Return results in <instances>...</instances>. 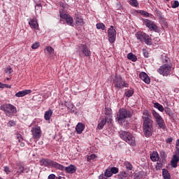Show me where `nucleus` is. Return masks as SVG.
Returning <instances> with one entry per match:
<instances>
[{
  "label": "nucleus",
  "mask_w": 179,
  "mask_h": 179,
  "mask_svg": "<svg viewBox=\"0 0 179 179\" xmlns=\"http://www.w3.org/2000/svg\"><path fill=\"white\" fill-rule=\"evenodd\" d=\"M143 132L146 138H150L153 134V119L149 110H144L142 115Z\"/></svg>",
  "instance_id": "f257e3e1"
},
{
  "label": "nucleus",
  "mask_w": 179,
  "mask_h": 179,
  "mask_svg": "<svg viewBox=\"0 0 179 179\" xmlns=\"http://www.w3.org/2000/svg\"><path fill=\"white\" fill-rule=\"evenodd\" d=\"M132 117V112L124 108H120L117 114L116 120L118 124H124L127 118H131Z\"/></svg>",
  "instance_id": "f03ea898"
},
{
  "label": "nucleus",
  "mask_w": 179,
  "mask_h": 179,
  "mask_svg": "<svg viewBox=\"0 0 179 179\" xmlns=\"http://www.w3.org/2000/svg\"><path fill=\"white\" fill-rule=\"evenodd\" d=\"M120 136L121 139L124 141V142H127V143L131 146H135V137L132 135V134L125 131H120Z\"/></svg>",
  "instance_id": "7ed1b4c3"
},
{
  "label": "nucleus",
  "mask_w": 179,
  "mask_h": 179,
  "mask_svg": "<svg viewBox=\"0 0 179 179\" xmlns=\"http://www.w3.org/2000/svg\"><path fill=\"white\" fill-rule=\"evenodd\" d=\"M0 110L4 111L6 115L11 117L12 114L16 113V107L10 103H5L0 106Z\"/></svg>",
  "instance_id": "20e7f679"
},
{
  "label": "nucleus",
  "mask_w": 179,
  "mask_h": 179,
  "mask_svg": "<svg viewBox=\"0 0 179 179\" xmlns=\"http://www.w3.org/2000/svg\"><path fill=\"white\" fill-rule=\"evenodd\" d=\"M137 40L144 42L147 45H152V38L145 32L138 31L136 34Z\"/></svg>",
  "instance_id": "39448f33"
},
{
  "label": "nucleus",
  "mask_w": 179,
  "mask_h": 179,
  "mask_svg": "<svg viewBox=\"0 0 179 179\" xmlns=\"http://www.w3.org/2000/svg\"><path fill=\"white\" fill-rule=\"evenodd\" d=\"M113 84L117 89H124V87H129V84L125 83L121 77H115L113 80Z\"/></svg>",
  "instance_id": "423d86ee"
},
{
  "label": "nucleus",
  "mask_w": 179,
  "mask_h": 179,
  "mask_svg": "<svg viewBox=\"0 0 179 179\" xmlns=\"http://www.w3.org/2000/svg\"><path fill=\"white\" fill-rule=\"evenodd\" d=\"M158 73L162 75V76H169L171 72V64H164L157 69Z\"/></svg>",
  "instance_id": "0eeeda50"
},
{
  "label": "nucleus",
  "mask_w": 179,
  "mask_h": 179,
  "mask_svg": "<svg viewBox=\"0 0 179 179\" xmlns=\"http://www.w3.org/2000/svg\"><path fill=\"white\" fill-rule=\"evenodd\" d=\"M108 41L110 43V44L115 43L117 31H115V29H114V27L110 26V27L108 29Z\"/></svg>",
  "instance_id": "6e6552de"
},
{
  "label": "nucleus",
  "mask_w": 179,
  "mask_h": 179,
  "mask_svg": "<svg viewBox=\"0 0 179 179\" xmlns=\"http://www.w3.org/2000/svg\"><path fill=\"white\" fill-rule=\"evenodd\" d=\"M78 52L80 55V54H83L85 57H90L92 55V52L86 44H81L79 45Z\"/></svg>",
  "instance_id": "1a4fd4ad"
},
{
  "label": "nucleus",
  "mask_w": 179,
  "mask_h": 179,
  "mask_svg": "<svg viewBox=\"0 0 179 179\" xmlns=\"http://www.w3.org/2000/svg\"><path fill=\"white\" fill-rule=\"evenodd\" d=\"M144 24H145L148 29L152 31H155L156 33L159 32V27L157 25L153 22V21L150 20H144Z\"/></svg>",
  "instance_id": "9d476101"
},
{
  "label": "nucleus",
  "mask_w": 179,
  "mask_h": 179,
  "mask_svg": "<svg viewBox=\"0 0 179 179\" xmlns=\"http://www.w3.org/2000/svg\"><path fill=\"white\" fill-rule=\"evenodd\" d=\"M59 16L61 19L66 20V22L69 26H73V18L71 15L59 12Z\"/></svg>",
  "instance_id": "9b49d317"
},
{
  "label": "nucleus",
  "mask_w": 179,
  "mask_h": 179,
  "mask_svg": "<svg viewBox=\"0 0 179 179\" xmlns=\"http://www.w3.org/2000/svg\"><path fill=\"white\" fill-rule=\"evenodd\" d=\"M31 132L34 139H40V138H41V129L40 127L36 126L33 127L31 130Z\"/></svg>",
  "instance_id": "f8f14e48"
},
{
  "label": "nucleus",
  "mask_w": 179,
  "mask_h": 179,
  "mask_svg": "<svg viewBox=\"0 0 179 179\" xmlns=\"http://www.w3.org/2000/svg\"><path fill=\"white\" fill-rule=\"evenodd\" d=\"M40 166H44L45 167H52L54 161L45 158H43L39 161Z\"/></svg>",
  "instance_id": "ddd939ff"
},
{
  "label": "nucleus",
  "mask_w": 179,
  "mask_h": 179,
  "mask_svg": "<svg viewBox=\"0 0 179 179\" xmlns=\"http://www.w3.org/2000/svg\"><path fill=\"white\" fill-rule=\"evenodd\" d=\"M111 121H113V119L111 118H108V117H103L100 122V123H99L98 124V129H103L104 128V124H110V122H111Z\"/></svg>",
  "instance_id": "4468645a"
},
{
  "label": "nucleus",
  "mask_w": 179,
  "mask_h": 179,
  "mask_svg": "<svg viewBox=\"0 0 179 179\" xmlns=\"http://www.w3.org/2000/svg\"><path fill=\"white\" fill-rule=\"evenodd\" d=\"M139 78L141 80H143L146 83V85H149L150 83V78L146 74V73H140Z\"/></svg>",
  "instance_id": "2eb2a0df"
},
{
  "label": "nucleus",
  "mask_w": 179,
  "mask_h": 179,
  "mask_svg": "<svg viewBox=\"0 0 179 179\" xmlns=\"http://www.w3.org/2000/svg\"><path fill=\"white\" fill-rule=\"evenodd\" d=\"M179 157L177 155H174L171 160V166L173 169H177L178 166Z\"/></svg>",
  "instance_id": "dca6fc26"
},
{
  "label": "nucleus",
  "mask_w": 179,
  "mask_h": 179,
  "mask_svg": "<svg viewBox=\"0 0 179 179\" xmlns=\"http://www.w3.org/2000/svg\"><path fill=\"white\" fill-rule=\"evenodd\" d=\"M64 171L68 174H73L76 173V166L71 164L69 166L64 167Z\"/></svg>",
  "instance_id": "f3484780"
},
{
  "label": "nucleus",
  "mask_w": 179,
  "mask_h": 179,
  "mask_svg": "<svg viewBox=\"0 0 179 179\" xmlns=\"http://www.w3.org/2000/svg\"><path fill=\"white\" fill-rule=\"evenodd\" d=\"M29 24L31 29H34L35 30L38 29V22H37V19L36 18L29 19Z\"/></svg>",
  "instance_id": "a211bd4d"
},
{
  "label": "nucleus",
  "mask_w": 179,
  "mask_h": 179,
  "mask_svg": "<svg viewBox=\"0 0 179 179\" xmlns=\"http://www.w3.org/2000/svg\"><path fill=\"white\" fill-rule=\"evenodd\" d=\"M30 93H31V90L20 91L15 94V97H24V96L30 94Z\"/></svg>",
  "instance_id": "6ab92c4d"
},
{
  "label": "nucleus",
  "mask_w": 179,
  "mask_h": 179,
  "mask_svg": "<svg viewBox=\"0 0 179 179\" xmlns=\"http://www.w3.org/2000/svg\"><path fill=\"white\" fill-rule=\"evenodd\" d=\"M76 23L78 26H83L85 24V21H83V18L79 15V14L75 15Z\"/></svg>",
  "instance_id": "aec40b11"
},
{
  "label": "nucleus",
  "mask_w": 179,
  "mask_h": 179,
  "mask_svg": "<svg viewBox=\"0 0 179 179\" xmlns=\"http://www.w3.org/2000/svg\"><path fill=\"white\" fill-rule=\"evenodd\" d=\"M156 122L161 129H163V131H166V124L164 123V120L162 117L161 119H159L156 120Z\"/></svg>",
  "instance_id": "412c9836"
},
{
  "label": "nucleus",
  "mask_w": 179,
  "mask_h": 179,
  "mask_svg": "<svg viewBox=\"0 0 179 179\" xmlns=\"http://www.w3.org/2000/svg\"><path fill=\"white\" fill-rule=\"evenodd\" d=\"M146 176V173L144 171H139L134 174V179H143Z\"/></svg>",
  "instance_id": "4be33fe9"
},
{
  "label": "nucleus",
  "mask_w": 179,
  "mask_h": 179,
  "mask_svg": "<svg viewBox=\"0 0 179 179\" xmlns=\"http://www.w3.org/2000/svg\"><path fill=\"white\" fill-rule=\"evenodd\" d=\"M85 129V124L83 123H78L76 127L77 134H82Z\"/></svg>",
  "instance_id": "5701e85b"
},
{
  "label": "nucleus",
  "mask_w": 179,
  "mask_h": 179,
  "mask_svg": "<svg viewBox=\"0 0 179 179\" xmlns=\"http://www.w3.org/2000/svg\"><path fill=\"white\" fill-rule=\"evenodd\" d=\"M52 167L55 169H57V170H61V171H65V166L64 165H61V164H58L53 161V165Z\"/></svg>",
  "instance_id": "b1692460"
},
{
  "label": "nucleus",
  "mask_w": 179,
  "mask_h": 179,
  "mask_svg": "<svg viewBox=\"0 0 179 179\" xmlns=\"http://www.w3.org/2000/svg\"><path fill=\"white\" fill-rule=\"evenodd\" d=\"M150 159L152 162H159V159H160L159 153H157V152H153L150 154Z\"/></svg>",
  "instance_id": "393cba45"
},
{
  "label": "nucleus",
  "mask_w": 179,
  "mask_h": 179,
  "mask_svg": "<svg viewBox=\"0 0 179 179\" xmlns=\"http://www.w3.org/2000/svg\"><path fill=\"white\" fill-rule=\"evenodd\" d=\"M161 61L164 64V65L169 64L170 62V58L167 57L165 54L162 55Z\"/></svg>",
  "instance_id": "a878e982"
},
{
  "label": "nucleus",
  "mask_w": 179,
  "mask_h": 179,
  "mask_svg": "<svg viewBox=\"0 0 179 179\" xmlns=\"http://www.w3.org/2000/svg\"><path fill=\"white\" fill-rule=\"evenodd\" d=\"M52 115V110L51 109H49L44 114V118H45V121H50V120H51Z\"/></svg>",
  "instance_id": "bb28decb"
},
{
  "label": "nucleus",
  "mask_w": 179,
  "mask_h": 179,
  "mask_svg": "<svg viewBox=\"0 0 179 179\" xmlns=\"http://www.w3.org/2000/svg\"><path fill=\"white\" fill-rule=\"evenodd\" d=\"M162 176H163L164 179L171 178V176H170V173H169V171L166 169H162Z\"/></svg>",
  "instance_id": "cd10ccee"
},
{
  "label": "nucleus",
  "mask_w": 179,
  "mask_h": 179,
  "mask_svg": "<svg viewBox=\"0 0 179 179\" xmlns=\"http://www.w3.org/2000/svg\"><path fill=\"white\" fill-rule=\"evenodd\" d=\"M128 59H130V61H132V62H136L138 61V57L134 53L130 52L127 55Z\"/></svg>",
  "instance_id": "c85d7f7f"
},
{
  "label": "nucleus",
  "mask_w": 179,
  "mask_h": 179,
  "mask_svg": "<svg viewBox=\"0 0 179 179\" xmlns=\"http://www.w3.org/2000/svg\"><path fill=\"white\" fill-rule=\"evenodd\" d=\"M127 177H128V173L127 171H121L117 175L118 179H125Z\"/></svg>",
  "instance_id": "c756f323"
},
{
  "label": "nucleus",
  "mask_w": 179,
  "mask_h": 179,
  "mask_svg": "<svg viewBox=\"0 0 179 179\" xmlns=\"http://www.w3.org/2000/svg\"><path fill=\"white\" fill-rule=\"evenodd\" d=\"M129 3L134 8H139V3L138 2V0H129Z\"/></svg>",
  "instance_id": "7c9ffc66"
},
{
  "label": "nucleus",
  "mask_w": 179,
  "mask_h": 179,
  "mask_svg": "<svg viewBox=\"0 0 179 179\" xmlns=\"http://www.w3.org/2000/svg\"><path fill=\"white\" fill-rule=\"evenodd\" d=\"M152 114L153 117L155 119V121H157V120H160L162 118V116L155 110H152Z\"/></svg>",
  "instance_id": "2f4dec72"
},
{
  "label": "nucleus",
  "mask_w": 179,
  "mask_h": 179,
  "mask_svg": "<svg viewBox=\"0 0 179 179\" xmlns=\"http://www.w3.org/2000/svg\"><path fill=\"white\" fill-rule=\"evenodd\" d=\"M134 93V89L131 88L130 90H128L124 92V95L126 96V97H132Z\"/></svg>",
  "instance_id": "473e14b6"
},
{
  "label": "nucleus",
  "mask_w": 179,
  "mask_h": 179,
  "mask_svg": "<svg viewBox=\"0 0 179 179\" xmlns=\"http://www.w3.org/2000/svg\"><path fill=\"white\" fill-rule=\"evenodd\" d=\"M154 107L155 108H157V110H159V111H161V113H163V111H164V108L162 106V104L159 103H154Z\"/></svg>",
  "instance_id": "72a5a7b5"
},
{
  "label": "nucleus",
  "mask_w": 179,
  "mask_h": 179,
  "mask_svg": "<svg viewBox=\"0 0 179 179\" xmlns=\"http://www.w3.org/2000/svg\"><path fill=\"white\" fill-rule=\"evenodd\" d=\"M124 167L127 169V170H132V169H134V166H132V164L131 163H129L128 162H125L124 163Z\"/></svg>",
  "instance_id": "f704fd0d"
},
{
  "label": "nucleus",
  "mask_w": 179,
  "mask_h": 179,
  "mask_svg": "<svg viewBox=\"0 0 179 179\" xmlns=\"http://www.w3.org/2000/svg\"><path fill=\"white\" fill-rule=\"evenodd\" d=\"M43 9V6H41V3L36 4L35 6V11L36 13H41V10Z\"/></svg>",
  "instance_id": "c9c22d12"
},
{
  "label": "nucleus",
  "mask_w": 179,
  "mask_h": 179,
  "mask_svg": "<svg viewBox=\"0 0 179 179\" xmlns=\"http://www.w3.org/2000/svg\"><path fill=\"white\" fill-rule=\"evenodd\" d=\"M159 156H160L161 159L164 160V159H166V157H167V154L166 153V152L164 150H162L159 151Z\"/></svg>",
  "instance_id": "e433bc0d"
},
{
  "label": "nucleus",
  "mask_w": 179,
  "mask_h": 179,
  "mask_svg": "<svg viewBox=\"0 0 179 179\" xmlns=\"http://www.w3.org/2000/svg\"><path fill=\"white\" fill-rule=\"evenodd\" d=\"M112 176H113V173L111 172V169H106L105 172V177H106L107 178H110V177H111Z\"/></svg>",
  "instance_id": "4c0bfd02"
},
{
  "label": "nucleus",
  "mask_w": 179,
  "mask_h": 179,
  "mask_svg": "<svg viewBox=\"0 0 179 179\" xmlns=\"http://www.w3.org/2000/svg\"><path fill=\"white\" fill-rule=\"evenodd\" d=\"M96 29L99 30H106V25L103 23H98L96 24Z\"/></svg>",
  "instance_id": "58836bf2"
},
{
  "label": "nucleus",
  "mask_w": 179,
  "mask_h": 179,
  "mask_svg": "<svg viewBox=\"0 0 179 179\" xmlns=\"http://www.w3.org/2000/svg\"><path fill=\"white\" fill-rule=\"evenodd\" d=\"M48 52L49 54H54V48L51 46H48L45 48V52Z\"/></svg>",
  "instance_id": "ea45409f"
},
{
  "label": "nucleus",
  "mask_w": 179,
  "mask_h": 179,
  "mask_svg": "<svg viewBox=\"0 0 179 179\" xmlns=\"http://www.w3.org/2000/svg\"><path fill=\"white\" fill-rule=\"evenodd\" d=\"M165 113L166 114H167V115H169V117H174V113H173V111H171V109H170L169 108H166L165 110Z\"/></svg>",
  "instance_id": "a19ab883"
},
{
  "label": "nucleus",
  "mask_w": 179,
  "mask_h": 179,
  "mask_svg": "<svg viewBox=\"0 0 179 179\" xmlns=\"http://www.w3.org/2000/svg\"><path fill=\"white\" fill-rule=\"evenodd\" d=\"M97 156L95 155V154H92L90 155L87 156V162H90L91 160H94Z\"/></svg>",
  "instance_id": "79ce46f5"
},
{
  "label": "nucleus",
  "mask_w": 179,
  "mask_h": 179,
  "mask_svg": "<svg viewBox=\"0 0 179 179\" xmlns=\"http://www.w3.org/2000/svg\"><path fill=\"white\" fill-rule=\"evenodd\" d=\"M3 171L6 174H10V173H12V171H10V168H9V166H5L3 167Z\"/></svg>",
  "instance_id": "37998d69"
},
{
  "label": "nucleus",
  "mask_w": 179,
  "mask_h": 179,
  "mask_svg": "<svg viewBox=\"0 0 179 179\" xmlns=\"http://www.w3.org/2000/svg\"><path fill=\"white\" fill-rule=\"evenodd\" d=\"M66 106L69 110H73L75 106H73V103L69 102L66 103Z\"/></svg>",
  "instance_id": "c03bdc74"
},
{
  "label": "nucleus",
  "mask_w": 179,
  "mask_h": 179,
  "mask_svg": "<svg viewBox=\"0 0 179 179\" xmlns=\"http://www.w3.org/2000/svg\"><path fill=\"white\" fill-rule=\"evenodd\" d=\"M156 170H162L163 169V164L161 162H157L156 166H155Z\"/></svg>",
  "instance_id": "a18cd8bd"
},
{
  "label": "nucleus",
  "mask_w": 179,
  "mask_h": 179,
  "mask_svg": "<svg viewBox=\"0 0 179 179\" xmlns=\"http://www.w3.org/2000/svg\"><path fill=\"white\" fill-rule=\"evenodd\" d=\"M110 171H111L112 174H117L118 173L119 170H118V168H117V167H112L110 169Z\"/></svg>",
  "instance_id": "49530a36"
},
{
  "label": "nucleus",
  "mask_w": 179,
  "mask_h": 179,
  "mask_svg": "<svg viewBox=\"0 0 179 179\" xmlns=\"http://www.w3.org/2000/svg\"><path fill=\"white\" fill-rule=\"evenodd\" d=\"M38 47H40V42H36L31 45V48L33 50H36Z\"/></svg>",
  "instance_id": "de8ad7c7"
},
{
  "label": "nucleus",
  "mask_w": 179,
  "mask_h": 179,
  "mask_svg": "<svg viewBox=\"0 0 179 179\" xmlns=\"http://www.w3.org/2000/svg\"><path fill=\"white\" fill-rule=\"evenodd\" d=\"M143 54L145 58H149V52L146 49H143Z\"/></svg>",
  "instance_id": "09e8293b"
},
{
  "label": "nucleus",
  "mask_w": 179,
  "mask_h": 179,
  "mask_svg": "<svg viewBox=\"0 0 179 179\" xmlns=\"http://www.w3.org/2000/svg\"><path fill=\"white\" fill-rule=\"evenodd\" d=\"M172 8H173V9H176V8H178V6H179V2H178V1H177V0H176V1H174V3L172 4Z\"/></svg>",
  "instance_id": "8fccbe9b"
},
{
  "label": "nucleus",
  "mask_w": 179,
  "mask_h": 179,
  "mask_svg": "<svg viewBox=\"0 0 179 179\" xmlns=\"http://www.w3.org/2000/svg\"><path fill=\"white\" fill-rule=\"evenodd\" d=\"M140 13L143 15V16H145V17H149V13L145 11V10H140Z\"/></svg>",
  "instance_id": "3c124183"
},
{
  "label": "nucleus",
  "mask_w": 179,
  "mask_h": 179,
  "mask_svg": "<svg viewBox=\"0 0 179 179\" xmlns=\"http://www.w3.org/2000/svg\"><path fill=\"white\" fill-rule=\"evenodd\" d=\"M8 127H15L16 125V122L14 120H10L8 123Z\"/></svg>",
  "instance_id": "603ef678"
},
{
  "label": "nucleus",
  "mask_w": 179,
  "mask_h": 179,
  "mask_svg": "<svg viewBox=\"0 0 179 179\" xmlns=\"http://www.w3.org/2000/svg\"><path fill=\"white\" fill-rule=\"evenodd\" d=\"M18 169L21 171V173H24V166H22L21 164H17Z\"/></svg>",
  "instance_id": "864d4df0"
},
{
  "label": "nucleus",
  "mask_w": 179,
  "mask_h": 179,
  "mask_svg": "<svg viewBox=\"0 0 179 179\" xmlns=\"http://www.w3.org/2000/svg\"><path fill=\"white\" fill-rule=\"evenodd\" d=\"M106 110V115H110L111 114V109L110 108H105Z\"/></svg>",
  "instance_id": "5fc2aeb1"
},
{
  "label": "nucleus",
  "mask_w": 179,
  "mask_h": 179,
  "mask_svg": "<svg viewBox=\"0 0 179 179\" xmlns=\"http://www.w3.org/2000/svg\"><path fill=\"white\" fill-rule=\"evenodd\" d=\"M16 136H17V138L18 139V142H22V141H23V137H22V134H17Z\"/></svg>",
  "instance_id": "6e6d98bb"
},
{
  "label": "nucleus",
  "mask_w": 179,
  "mask_h": 179,
  "mask_svg": "<svg viewBox=\"0 0 179 179\" xmlns=\"http://www.w3.org/2000/svg\"><path fill=\"white\" fill-rule=\"evenodd\" d=\"M6 73H8V75H10V73H12V69L10 67H8L6 69Z\"/></svg>",
  "instance_id": "4d7b16f0"
},
{
  "label": "nucleus",
  "mask_w": 179,
  "mask_h": 179,
  "mask_svg": "<svg viewBox=\"0 0 179 179\" xmlns=\"http://www.w3.org/2000/svg\"><path fill=\"white\" fill-rule=\"evenodd\" d=\"M48 179H55V175L54 174H50L48 177Z\"/></svg>",
  "instance_id": "13d9d810"
},
{
  "label": "nucleus",
  "mask_w": 179,
  "mask_h": 179,
  "mask_svg": "<svg viewBox=\"0 0 179 179\" xmlns=\"http://www.w3.org/2000/svg\"><path fill=\"white\" fill-rule=\"evenodd\" d=\"M5 87L6 89H10L12 87V85H8V84H4V89Z\"/></svg>",
  "instance_id": "bf43d9fd"
},
{
  "label": "nucleus",
  "mask_w": 179,
  "mask_h": 179,
  "mask_svg": "<svg viewBox=\"0 0 179 179\" xmlns=\"http://www.w3.org/2000/svg\"><path fill=\"white\" fill-rule=\"evenodd\" d=\"M173 142V138H169L166 141L167 143H171Z\"/></svg>",
  "instance_id": "052dcab7"
},
{
  "label": "nucleus",
  "mask_w": 179,
  "mask_h": 179,
  "mask_svg": "<svg viewBox=\"0 0 179 179\" xmlns=\"http://www.w3.org/2000/svg\"><path fill=\"white\" fill-rule=\"evenodd\" d=\"M4 85L5 84L0 83V89H4Z\"/></svg>",
  "instance_id": "680f3d73"
},
{
  "label": "nucleus",
  "mask_w": 179,
  "mask_h": 179,
  "mask_svg": "<svg viewBox=\"0 0 179 179\" xmlns=\"http://www.w3.org/2000/svg\"><path fill=\"white\" fill-rule=\"evenodd\" d=\"M99 178V179H106V177H103V175H100Z\"/></svg>",
  "instance_id": "e2e57ef3"
},
{
  "label": "nucleus",
  "mask_w": 179,
  "mask_h": 179,
  "mask_svg": "<svg viewBox=\"0 0 179 179\" xmlns=\"http://www.w3.org/2000/svg\"><path fill=\"white\" fill-rule=\"evenodd\" d=\"M21 146H24V143H22V144H21Z\"/></svg>",
  "instance_id": "0e129e2a"
},
{
  "label": "nucleus",
  "mask_w": 179,
  "mask_h": 179,
  "mask_svg": "<svg viewBox=\"0 0 179 179\" xmlns=\"http://www.w3.org/2000/svg\"><path fill=\"white\" fill-rule=\"evenodd\" d=\"M10 78H7V80H10Z\"/></svg>",
  "instance_id": "69168bd1"
},
{
  "label": "nucleus",
  "mask_w": 179,
  "mask_h": 179,
  "mask_svg": "<svg viewBox=\"0 0 179 179\" xmlns=\"http://www.w3.org/2000/svg\"><path fill=\"white\" fill-rule=\"evenodd\" d=\"M177 141L179 143V139H178Z\"/></svg>",
  "instance_id": "338daca9"
},
{
  "label": "nucleus",
  "mask_w": 179,
  "mask_h": 179,
  "mask_svg": "<svg viewBox=\"0 0 179 179\" xmlns=\"http://www.w3.org/2000/svg\"><path fill=\"white\" fill-rule=\"evenodd\" d=\"M166 1H169V0H166Z\"/></svg>",
  "instance_id": "774afa93"
}]
</instances>
